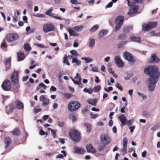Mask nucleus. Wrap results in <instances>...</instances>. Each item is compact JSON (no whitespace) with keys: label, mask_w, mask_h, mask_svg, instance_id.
<instances>
[{"label":"nucleus","mask_w":160,"mask_h":160,"mask_svg":"<svg viewBox=\"0 0 160 160\" xmlns=\"http://www.w3.org/2000/svg\"><path fill=\"white\" fill-rule=\"evenodd\" d=\"M144 73L149 76L146 81L148 89L150 92H153L160 76V73L158 72V68L154 66H148L144 69Z\"/></svg>","instance_id":"1"},{"label":"nucleus","mask_w":160,"mask_h":160,"mask_svg":"<svg viewBox=\"0 0 160 160\" xmlns=\"http://www.w3.org/2000/svg\"><path fill=\"white\" fill-rule=\"evenodd\" d=\"M69 135L71 139L74 141L78 142L80 141L81 137L79 132L75 129L70 130Z\"/></svg>","instance_id":"2"},{"label":"nucleus","mask_w":160,"mask_h":160,"mask_svg":"<svg viewBox=\"0 0 160 160\" xmlns=\"http://www.w3.org/2000/svg\"><path fill=\"white\" fill-rule=\"evenodd\" d=\"M43 31L45 33H48L55 31V28L54 24L50 22L44 23L43 25Z\"/></svg>","instance_id":"3"},{"label":"nucleus","mask_w":160,"mask_h":160,"mask_svg":"<svg viewBox=\"0 0 160 160\" xmlns=\"http://www.w3.org/2000/svg\"><path fill=\"white\" fill-rule=\"evenodd\" d=\"M80 103L77 101H72L68 104V108L70 111H75L77 110L80 106Z\"/></svg>","instance_id":"4"},{"label":"nucleus","mask_w":160,"mask_h":160,"mask_svg":"<svg viewBox=\"0 0 160 160\" xmlns=\"http://www.w3.org/2000/svg\"><path fill=\"white\" fill-rule=\"evenodd\" d=\"M100 139L101 143L104 145L109 144L111 141L109 135L106 134H102L100 136Z\"/></svg>","instance_id":"5"},{"label":"nucleus","mask_w":160,"mask_h":160,"mask_svg":"<svg viewBox=\"0 0 160 160\" xmlns=\"http://www.w3.org/2000/svg\"><path fill=\"white\" fill-rule=\"evenodd\" d=\"M157 25L156 22H150L147 24H144L142 26V30L144 31L149 30Z\"/></svg>","instance_id":"6"},{"label":"nucleus","mask_w":160,"mask_h":160,"mask_svg":"<svg viewBox=\"0 0 160 160\" xmlns=\"http://www.w3.org/2000/svg\"><path fill=\"white\" fill-rule=\"evenodd\" d=\"M123 57L126 60L131 62H134L135 61V60L132 56L131 53L127 52H125L123 53Z\"/></svg>","instance_id":"7"},{"label":"nucleus","mask_w":160,"mask_h":160,"mask_svg":"<svg viewBox=\"0 0 160 160\" xmlns=\"http://www.w3.org/2000/svg\"><path fill=\"white\" fill-rule=\"evenodd\" d=\"M19 38V36L16 34H10L6 37L7 40L8 42H12L17 40Z\"/></svg>","instance_id":"8"},{"label":"nucleus","mask_w":160,"mask_h":160,"mask_svg":"<svg viewBox=\"0 0 160 160\" xmlns=\"http://www.w3.org/2000/svg\"><path fill=\"white\" fill-rule=\"evenodd\" d=\"M53 7H50L47 11L45 12V14L53 18L58 20H62V19L60 17L57 16H55L54 15V14L51 12L53 10Z\"/></svg>","instance_id":"9"},{"label":"nucleus","mask_w":160,"mask_h":160,"mask_svg":"<svg viewBox=\"0 0 160 160\" xmlns=\"http://www.w3.org/2000/svg\"><path fill=\"white\" fill-rule=\"evenodd\" d=\"M39 100L42 102V106L43 107H46L49 104V99L48 98H46L44 95H42L40 96Z\"/></svg>","instance_id":"10"},{"label":"nucleus","mask_w":160,"mask_h":160,"mask_svg":"<svg viewBox=\"0 0 160 160\" xmlns=\"http://www.w3.org/2000/svg\"><path fill=\"white\" fill-rule=\"evenodd\" d=\"M2 87L4 90H9L11 88L10 81L9 80L5 81L2 84Z\"/></svg>","instance_id":"11"},{"label":"nucleus","mask_w":160,"mask_h":160,"mask_svg":"<svg viewBox=\"0 0 160 160\" xmlns=\"http://www.w3.org/2000/svg\"><path fill=\"white\" fill-rule=\"evenodd\" d=\"M114 60L117 65L119 67H123L124 66V63L119 56H116L114 58Z\"/></svg>","instance_id":"12"},{"label":"nucleus","mask_w":160,"mask_h":160,"mask_svg":"<svg viewBox=\"0 0 160 160\" xmlns=\"http://www.w3.org/2000/svg\"><path fill=\"white\" fill-rule=\"evenodd\" d=\"M130 6L131 7V8L128 13V15H132L137 12L138 8V5H133Z\"/></svg>","instance_id":"13"},{"label":"nucleus","mask_w":160,"mask_h":160,"mask_svg":"<svg viewBox=\"0 0 160 160\" xmlns=\"http://www.w3.org/2000/svg\"><path fill=\"white\" fill-rule=\"evenodd\" d=\"M18 74L17 72H13L11 76L12 81L13 83H17L18 82Z\"/></svg>","instance_id":"14"},{"label":"nucleus","mask_w":160,"mask_h":160,"mask_svg":"<svg viewBox=\"0 0 160 160\" xmlns=\"http://www.w3.org/2000/svg\"><path fill=\"white\" fill-rule=\"evenodd\" d=\"M124 17L122 16L117 17L115 19V23L119 24L122 25L124 20Z\"/></svg>","instance_id":"15"},{"label":"nucleus","mask_w":160,"mask_h":160,"mask_svg":"<svg viewBox=\"0 0 160 160\" xmlns=\"http://www.w3.org/2000/svg\"><path fill=\"white\" fill-rule=\"evenodd\" d=\"M74 151L75 153L83 154L85 152V150L82 148H78L77 147H75L74 148Z\"/></svg>","instance_id":"16"},{"label":"nucleus","mask_w":160,"mask_h":160,"mask_svg":"<svg viewBox=\"0 0 160 160\" xmlns=\"http://www.w3.org/2000/svg\"><path fill=\"white\" fill-rule=\"evenodd\" d=\"M128 140L126 138H124L123 140V154H125L127 153V145Z\"/></svg>","instance_id":"17"},{"label":"nucleus","mask_w":160,"mask_h":160,"mask_svg":"<svg viewBox=\"0 0 160 160\" xmlns=\"http://www.w3.org/2000/svg\"><path fill=\"white\" fill-rule=\"evenodd\" d=\"M118 118L121 122V126L122 127H123L127 124L126 118L122 114L120 115Z\"/></svg>","instance_id":"18"},{"label":"nucleus","mask_w":160,"mask_h":160,"mask_svg":"<svg viewBox=\"0 0 160 160\" xmlns=\"http://www.w3.org/2000/svg\"><path fill=\"white\" fill-rule=\"evenodd\" d=\"M159 60L158 57L155 54L152 55L151 60L149 62L150 63H154L158 62Z\"/></svg>","instance_id":"19"},{"label":"nucleus","mask_w":160,"mask_h":160,"mask_svg":"<svg viewBox=\"0 0 160 160\" xmlns=\"http://www.w3.org/2000/svg\"><path fill=\"white\" fill-rule=\"evenodd\" d=\"M87 151L88 152L92 153H94L96 152V150L93 147L92 145L91 144H89L86 147Z\"/></svg>","instance_id":"20"},{"label":"nucleus","mask_w":160,"mask_h":160,"mask_svg":"<svg viewBox=\"0 0 160 160\" xmlns=\"http://www.w3.org/2000/svg\"><path fill=\"white\" fill-rule=\"evenodd\" d=\"M143 0H127L128 2V6H132V5H134V4L138 2H141Z\"/></svg>","instance_id":"21"},{"label":"nucleus","mask_w":160,"mask_h":160,"mask_svg":"<svg viewBox=\"0 0 160 160\" xmlns=\"http://www.w3.org/2000/svg\"><path fill=\"white\" fill-rule=\"evenodd\" d=\"M18 60V61L23 60L25 58L23 52H20L17 53Z\"/></svg>","instance_id":"22"},{"label":"nucleus","mask_w":160,"mask_h":160,"mask_svg":"<svg viewBox=\"0 0 160 160\" xmlns=\"http://www.w3.org/2000/svg\"><path fill=\"white\" fill-rule=\"evenodd\" d=\"M16 107L19 109H21L23 108V105L22 103L19 100H17L15 102Z\"/></svg>","instance_id":"23"},{"label":"nucleus","mask_w":160,"mask_h":160,"mask_svg":"<svg viewBox=\"0 0 160 160\" xmlns=\"http://www.w3.org/2000/svg\"><path fill=\"white\" fill-rule=\"evenodd\" d=\"M68 31L69 32L70 36H78V34L76 32V31L74 29H73L72 28L70 29V30H68Z\"/></svg>","instance_id":"24"},{"label":"nucleus","mask_w":160,"mask_h":160,"mask_svg":"<svg viewBox=\"0 0 160 160\" xmlns=\"http://www.w3.org/2000/svg\"><path fill=\"white\" fill-rule=\"evenodd\" d=\"M23 48L27 52L30 51L31 49V46L28 43H25L23 45Z\"/></svg>","instance_id":"25"},{"label":"nucleus","mask_w":160,"mask_h":160,"mask_svg":"<svg viewBox=\"0 0 160 160\" xmlns=\"http://www.w3.org/2000/svg\"><path fill=\"white\" fill-rule=\"evenodd\" d=\"M108 32V30H102L99 32V35L100 37H102L106 35Z\"/></svg>","instance_id":"26"},{"label":"nucleus","mask_w":160,"mask_h":160,"mask_svg":"<svg viewBox=\"0 0 160 160\" xmlns=\"http://www.w3.org/2000/svg\"><path fill=\"white\" fill-rule=\"evenodd\" d=\"M14 106L13 105L8 106L6 107V109L7 113L8 114L9 112L12 111Z\"/></svg>","instance_id":"27"},{"label":"nucleus","mask_w":160,"mask_h":160,"mask_svg":"<svg viewBox=\"0 0 160 160\" xmlns=\"http://www.w3.org/2000/svg\"><path fill=\"white\" fill-rule=\"evenodd\" d=\"M11 142V140L9 138H5V143L6 144L5 148H7Z\"/></svg>","instance_id":"28"},{"label":"nucleus","mask_w":160,"mask_h":160,"mask_svg":"<svg viewBox=\"0 0 160 160\" xmlns=\"http://www.w3.org/2000/svg\"><path fill=\"white\" fill-rule=\"evenodd\" d=\"M130 39H131V41L140 42V38L139 37H136L135 36L130 37Z\"/></svg>","instance_id":"29"},{"label":"nucleus","mask_w":160,"mask_h":160,"mask_svg":"<svg viewBox=\"0 0 160 160\" xmlns=\"http://www.w3.org/2000/svg\"><path fill=\"white\" fill-rule=\"evenodd\" d=\"M72 62L75 63L77 65H79L81 64V61L76 58H72Z\"/></svg>","instance_id":"30"},{"label":"nucleus","mask_w":160,"mask_h":160,"mask_svg":"<svg viewBox=\"0 0 160 160\" xmlns=\"http://www.w3.org/2000/svg\"><path fill=\"white\" fill-rule=\"evenodd\" d=\"M132 26H126L123 29V31L124 32L127 33L129 32L130 30H132Z\"/></svg>","instance_id":"31"},{"label":"nucleus","mask_w":160,"mask_h":160,"mask_svg":"<svg viewBox=\"0 0 160 160\" xmlns=\"http://www.w3.org/2000/svg\"><path fill=\"white\" fill-rule=\"evenodd\" d=\"M97 101L95 99H89L88 100V102L89 104L93 105H96Z\"/></svg>","instance_id":"32"},{"label":"nucleus","mask_w":160,"mask_h":160,"mask_svg":"<svg viewBox=\"0 0 160 160\" xmlns=\"http://www.w3.org/2000/svg\"><path fill=\"white\" fill-rule=\"evenodd\" d=\"M83 28V27L82 26H78L74 27L72 28L76 31L79 32L81 31Z\"/></svg>","instance_id":"33"},{"label":"nucleus","mask_w":160,"mask_h":160,"mask_svg":"<svg viewBox=\"0 0 160 160\" xmlns=\"http://www.w3.org/2000/svg\"><path fill=\"white\" fill-rule=\"evenodd\" d=\"M70 52L72 54L71 56V58H74V56H78V55L77 52L75 50H72L70 51Z\"/></svg>","instance_id":"34"},{"label":"nucleus","mask_w":160,"mask_h":160,"mask_svg":"<svg viewBox=\"0 0 160 160\" xmlns=\"http://www.w3.org/2000/svg\"><path fill=\"white\" fill-rule=\"evenodd\" d=\"M101 89V86L100 85H98L94 87L93 90V91H94L95 92H99Z\"/></svg>","instance_id":"35"},{"label":"nucleus","mask_w":160,"mask_h":160,"mask_svg":"<svg viewBox=\"0 0 160 160\" xmlns=\"http://www.w3.org/2000/svg\"><path fill=\"white\" fill-rule=\"evenodd\" d=\"M19 130L18 128H15L12 131V133L14 135L18 136L19 134Z\"/></svg>","instance_id":"36"},{"label":"nucleus","mask_w":160,"mask_h":160,"mask_svg":"<svg viewBox=\"0 0 160 160\" xmlns=\"http://www.w3.org/2000/svg\"><path fill=\"white\" fill-rule=\"evenodd\" d=\"M81 59L84 60L86 63H89L92 60V58H88L82 57L81 58Z\"/></svg>","instance_id":"37"},{"label":"nucleus","mask_w":160,"mask_h":160,"mask_svg":"<svg viewBox=\"0 0 160 160\" xmlns=\"http://www.w3.org/2000/svg\"><path fill=\"white\" fill-rule=\"evenodd\" d=\"M83 92H88L89 94H91L93 92V90L91 88H89L88 89L87 88H85L83 89Z\"/></svg>","instance_id":"38"},{"label":"nucleus","mask_w":160,"mask_h":160,"mask_svg":"<svg viewBox=\"0 0 160 160\" xmlns=\"http://www.w3.org/2000/svg\"><path fill=\"white\" fill-rule=\"evenodd\" d=\"M90 42L89 43V45L90 47H93L95 44V41L94 39H90Z\"/></svg>","instance_id":"39"},{"label":"nucleus","mask_w":160,"mask_h":160,"mask_svg":"<svg viewBox=\"0 0 160 160\" xmlns=\"http://www.w3.org/2000/svg\"><path fill=\"white\" fill-rule=\"evenodd\" d=\"M115 24L116 26L115 27V32H117L120 29L122 25L117 23H115Z\"/></svg>","instance_id":"40"},{"label":"nucleus","mask_w":160,"mask_h":160,"mask_svg":"<svg viewBox=\"0 0 160 160\" xmlns=\"http://www.w3.org/2000/svg\"><path fill=\"white\" fill-rule=\"evenodd\" d=\"M99 28V26L97 25L94 26L90 29V32H92L96 31Z\"/></svg>","instance_id":"41"},{"label":"nucleus","mask_w":160,"mask_h":160,"mask_svg":"<svg viewBox=\"0 0 160 160\" xmlns=\"http://www.w3.org/2000/svg\"><path fill=\"white\" fill-rule=\"evenodd\" d=\"M48 129L49 131H50L51 132L52 135L54 138H55L56 137V131L50 128H48Z\"/></svg>","instance_id":"42"},{"label":"nucleus","mask_w":160,"mask_h":160,"mask_svg":"<svg viewBox=\"0 0 160 160\" xmlns=\"http://www.w3.org/2000/svg\"><path fill=\"white\" fill-rule=\"evenodd\" d=\"M33 16L38 18H45L46 17L45 15L44 14L40 13H37V14L34 15Z\"/></svg>","instance_id":"43"},{"label":"nucleus","mask_w":160,"mask_h":160,"mask_svg":"<svg viewBox=\"0 0 160 160\" xmlns=\"http://www.w3.org/2000/svg\"><path fill=\"white\" fill-rule=\"evenodd\" d=\"M85 126L87 128V131L88 132H90L91 131V126L89 123H85L84 124Z\"/></svg>","instance_id":"44"},{"label":"nucleus","mask_w":160,"mask_h":160,"mask_svg":"<svg viewBox=\"0 0 160 160\" xmlns=\"http://www.w3.org/2000/svg\"><path fill=\"white\" fill-rule=\"evenodd\" d=\"M143 116L144 117L148 118L150 117V113L147 111L143 112L142 114Z\"/></svg>","instance_id":"45"},{"label":"nucleus","mask_w":160,"mask_h":160,"mask_svg":"<svg viewBox=\"0 0 160 160\" xmlns=\"http://www.w3.org/2000/svg\"><path fill=\"white\" fill-rule=\"evenodd\" d=\"M63 58H64V60L63 61V63H66V64L68 66H69L70 65V63H69V61H68V60L67 59V56H65Z\"/></svg>","instance_id":"46"},{"label":"nucleus","mask_w":160,"mask_h":160,"mask_svg":"<svg viewBox=\"0 0 160 160\" xmlns=\"http://www.w3.org/2000/svg\"><path fill=\"white\" fill-rule=\"evenodd\" d=\"M126 38V35L124 34H121L119 36V38L122 40L125 39Z\"/></svg>","instance_id":"47"},{"label":"nucleus","mask_w":160,"mask_h":160,"mask_svg":"<svg viewBox=\"0 0 160 160\" xmlns=\"http://www.w3.org/2000/svg\"><path fill=\"white\" fill-rule=\"evenodd\" d=\"M137 94L138 95L142 97L143 100H144L146 99L147 97L146 96L144 95L143 94L141 93L140 92H138Z\"/></svg>","instance_id":"48"},{"label":"nucleus","mask_w":160,"mask_h":160,"mask_svg":"<svg viewBox=\"0 0 160 160\" xmlns=\"http://www.w3.org/2000/svg\"><path fill=\"white\" fill-rule=\"evenodd\" d=\"M1 48H7V45L5 42V40H3L1 44Z\"/></svg>","instance_id":"49"},{"label":"nucleus","mask_w":160,"mask_h":160,"mask_svg":"<svg viewBox=\"0 0 160 160\" xmlns=\"http://www.w3.org/2000/svg\"><path fill=\"white\" fill-rule=\"evenodd\" d=\"M34 45L36 46H37V47H39L40 48H47V47H46L45 46L42 45L41 44H39L35 43L34 44Z\"/></svg>","instance_id":"50"},{"label":"nucleus","mask_w":160,"mask_h":160,"mask_svg":"<svg viewBox=\"0 0 160 160\" xmlns=\"http://www.w3.org/2000/svg\"><path fill=\"white\" fill-rule=\"evenodd\" d=\"M90 115L91 118H96L98 117V114H94L92 112H91L90 114Z\"/></svg>","instance_id":"51"},{"label":"nucleus","mask_w":160,"mask_h":160,"mask_svg":"<svg viewBox=\"0 0 160 160\" xmlns=\"http://www.w3.org/2000/svg\"><path fill=\"white\" fill-rule=\"evenodd\" d=\"M81 78L80 77H78V81L74 80L73 82L76 85L79 84V83L81 82Z\"/></svg>","instance_id":"52"},{"label":"nucleus","mask_w":160,"mask_h":160,"mask_svg":"<svg viewBox=\"0 0 160 160\" xmlns=\"http://www.w3.org/2000/svg\"><path fill=\"white\" fill-rule=\"evenodd\" d=\"M134 120L133 119H131L129 120L127 122L128 126H129L132 125L133 123Z\"/></svg>","instance_id":"53"},{"label":"nucleus","mask_w":160,"mask_h":160,"mask_svg":"<svg viewBox=\"0 0 160 160\" xmlns=\"http://www.w3.org/2000/svg\"><path fill=\"white\" fill-rule=\"evenodd\" d=\"M39 133L40 135H48V133L47 132H45L43 130H41L39 131Z\"/></svg>","instance_id":"54"},{"label":"nucleus","mask_w":160,"mask_h":160,"mask_svg":"<svg viewBox=\"0 0 160 160\" xmlns=\"http://www.w3.org/2000/svg\"><path fill=\"white\" fill-rule=\"evenodd\" d=\"M116 88L119 89L121 91L122 90V88L121 86V85L119 83H117L115 85Z\"/></svg>","instance_id":"55"},{"label":"nucleus","mask_w":160,"mask_h":160,"mask_svg":"<svg viewBox=\"0 0 160 160\" xmlns=\"http://www.w3.org/2000/svg\"><path fill=\"white\" fill-rule=\"evenodd\" d=\"M70 2L72 4H80V2H78L77 0H70Z\"/></svg>","instance_id":"56"},{"label":"nucleus","mask_w":160,"mask_h":160,"mask_svg":"<svg viewBox=\"0 0 160 160\" xmlns=\"http://www.w3.org/2000/svg\"><path fill=\"white\" fill-rule=\"evenodd\" d=\"M158 127L159 126L158 125H155L151 128V130L153 131H155L157 129Z\"/></svg>","instance_id":"57"},{"label":"nucleus","mask_w":160,"mask_h":160,"mask_svg":"<svg viewBox=\"0 0 160 160\" xmlns=\"http://www.w3.org/2000/svg\"><path fill=\"white\" fill-rule=\"evenodd\" d=\"M17 17L16 15V13H15L14 14V16L13 17V19H12L13 21L14 22H17Z\"/></svg>","instance_id":"58"},{"label":"nucleus","mask_w":160,"mask_h":160,"mask_svg":"<svg viewBox=\"0 0 160 160\" xmlns=\"http://www.w3.org/2000/svg\"><path fill=\"white\" fill-rule=\"evenodd\" d=\"M57 90L56 88L53 86H51V87L50 89V91H53V92H55Z\"/></svg>","instance_id":"59"},{"label":"nucleus","mask_w":160,"mask_h":160,"mask_svg":"<svg viewBox=\"0 0 160 160\" xmlns=\"http://www.w3.org/2000/svg\"><path fill=\"white\" fill-rule=\"evenodd\" d=\"M32 2H28L27 4V7L29 9H30L32 7Z\"/></svg>","instance_id":"60"},{"label":"nucleus","mask_w":160,"mask_h":160,"mask_svg":"<svg viewBox=\"0 0 160 160\" xmlns=\"http://www.w3.org/2000/svg\"><path fill=\"white\" fill-rule=\"evenodd\" d=\"M64 73L63 71L60 72L58 74V78L59 79H60V78H61L62 77L63 75H64Z\"/></svg>","instance_id":"61"},{"label":"nucleus","mask_w":160,"mask_h":160,"mask_svg":"<svg viewBox=\"0 0 160 160\" xmlns=\"http://www.w3.org/2000/svg\"><path fill=\"white\" fill-rule=\"evenodd\" d=\"M57 125L60 127H62L64 125V123L63 122H58Z\"/></svg>","instance_id":"62"},{"label":"nucleus","mask_w":160,"mask_h":160,"mask_svg":"<svg viewBox=\"0 0 160 160\" xmlns=\"http://www.w3.org/2000/svg\"><path fill=\"white\" fill-rule=\"evenodd\" d=\"M112 2H109L106 6V8H110L112 6Z\"/></svg>","instance_id":"63"},{"label":"nucleus","mask_w":160,"mask_h":160,"mask_svg":"<svg viewBox=\"0 0 160 160\" xmlns=\"http://www.w3.org/2000/svg\"><path fill=\"white\" fill-rule=\"evenodd\" d=\"M113 124V122L112 119H110L108 122V125L110 127L112 126Z\"/></svg>","instance_id":"64"}]
</instances>
